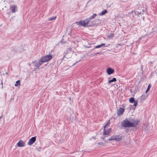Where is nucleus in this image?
Here are the masks:
<instances>
[{
    "label": "nucleus",
    "instance_id": "nucleus-1",
    "mask_svg": "<svg viewBox=\"0 0 157 157\" xmlns=\"http://www.w3.org/2000/svg\"><path fill=\"white\" fill-rule=\"evenodd\" d=\"M97 16L96 13H94L92 16L89 18L85 19L83 21H80L79 22H77L76 23L78 25H79L82 26L84 27L87 26H94V24H89V22L92 19H94Z\"/></svg>",
    "mask_w": 157,
    "mask_h": 157
},
{
    "label": "nucleus",
    "instance_id": "nucleus-2",
    "mask_svg": "<svg viewBox=\"0 0 157 157\" xmlns=\"http://www.w3.org/2000/svg\"><path fill=\"white\" fill-rule=\"evenodd\" d=\"M121 124L122 126L125 128L131 127L132 125L131 120L129 121L127 119L122 121L121 122Z\"/></svg>",
    "mask_w": 157,
    "mask_h": 157
},
{
    "label": "nucleus",
    "instance_id": "nucleus-3",
    "mask_svg": "<svg viewBox=\"0 0 157 157\" xmlns=\"http://www.w3.org/2000/svg\"><path fill=\"white\" fill-rule=\"evenodd\" d=\"M52 58V55L49 54L46 55L45 56L42 57V59H41L43 61L42 62H45L48 61H49Z\"/></svg>",
    "mask_w": 157,
    "mask_h": 157
},
{
    "label": "nucleus",
    "instance_id": "nucleus-4",
    "mask_svg": "<svg viewBox=\"0 0 157 157\" xmlns=\"http://www.w3.org/2000/svg\"><path fill=\"white\" fill-rule=\"evenodd\" d=\"M36 136L32 137L29 140L28 143V145H31L35 142L36 140Z\"/></svg>",
    "mask_w": 157,
    "mask_h": 157
},
{
    "label": "nucleus",
    "instance_id": "nucleus-5",
    "mask_svg": "<svg viewBox=\"0 0 157 157\" xmlns=\"http://www.w3.org/2000/svg\"><path fill=\"white\" fill-rule=\"evenodd\" d=\"M131 121L132 124V127H134L138 124L140 121L138 120H135L133 119H132L131 120Z\"/></svg>",
    "mask_w": 157,
    "mask_h": 157
},
{
    "label": "nucleus",
    "instance_id": "nucleus-6",
    "mask_svg": "<svg viewBox=\"0 0 157 157\" xmlns=\"http://www.w3.org/2000/svg\"><path fill=\"white\" fill-rule=\"evenodd\" d=\"M124 111V109L123 108H120L117 111V115L119 116H120L123 113Z\"/></svg>",
    "mask_w": 157,
    "mask_h": 157
},
{
    "label": "nucleus",
    "instance_id": "nucleus-7",
    "mask_svg": "<svg viewBox=\"0 0 157 157\" xmlns=\"http://www.w3.org/2000/svg\"><path fill=\"white\" fill-rule=\"evenodd\" d=\"M107 72L108 75H110L114 73V70L110 67H109L107 69Z\"/></svg>",
    "mask_w": 157,
    "mask_h": 157
},
{
    "label": "nucleus",
    "instance_id": "nucleus-8",
    "mask_svg": "<svg viewBox=\"0 0 157 157\" xmlns=\"http://www.w3.org/2000/svg\"><path fill=\"white\" fill-rule=\"evenodd\" d=\"M43 61L41 59L40 60H39L38 62H35V65L36 66V67L37 68H38L43 63V62H42Z\"/></svg>",
    "mask_w": 157,
    "mask_h": 157
},
{
    "label": "nucleus",
    "instance_id": "nucleus-9",
    "mask_svg": "<svg viewBox=\"0 0 157 157\" xmlns=\"http://www.w3.org/2000/svg\"><path fill=\"white\" fill-rule=\"evenodd\" d=\"M25 143L22 140H20L17 143L18 146L19 147H24L25 146Z\"/></svg>",
    "mask_w": 157,
    "mask_h": 157
},
{
    "label": "nucleus",
    "instance_id": "nucleus-10",
    "mask_svg": "<svg viewBox=\"0 0 157 157\" xmlns=\"http://www.w3.org/2000/svg\"><path fill=\"white\" fill-rule=\"evenodd\" d=\"M11 52L12 53H17V48L16 47H12L10 48Z\"/></svg>",
    "mask_w": 157,
    "mask_h": 157
},
{
    "label": "nucleus",
    "instance_id": "nucleus-11",
    "mask_svg": "<svg viewBox=\"0 0 157 157\" xmlns=\"http://www.w3.org/2000/svg\"><path fill=\"white\" fill-rule=\"evenodd\" d=\"M111 132V128H109L108 129L107 131L106 129H104L103 134L105 135H108Z\"/></svg>",
    "mask_w": 157,
    "mask_h": 157
},
{
    "label": "nucleus",
    "instance_id": "nucleus-12",
    "mask_svg": "<svg viewBox=\"0 0 157 157\" xmlns=\"http://www.w3.org/2000/svg\"><path fill=\"white\" fill-rule=\"evenodd\" d=\"M10 9L12 13L16 12V9L17 8V6L15 5H13L10 6Z\"/></svg>",
    "mask_w": 157,
    "mask_h": 157
},
{
    "label": "nucleus",
    "instance_id": "nucleus-13",
    "mask_svg": "<svg viewBox=\"0 0 157 157\" xmlns=\"http://www.w3.org/2000/svg\"><path fill=\"white\" fill-rule=\"evenodd\" d=\"M17 53L21 52L24 51V49L22 46L17 47Z\"/></svg>",
    "mask_w": 157,
    "mask_h": 157
},
{
    "label": "nucleus",
    "instance_id": "nucleus-14",
    "mask_svg": "<svg viewBox=\"0 0 157 157\" xmlns=\"http://www.w3.org/2000/svg\"><path fill=\"white\" fill-rule=\"evenodd\" d=\"M122 138V137L121 135L116 136L115 137V140L117 141H120Z\"/></svg>",
    "mask_w": 157,
    "mask_h": 157
},
{
    "label": "nucleus",
    "instance_id": "nucleus-15",
    "mask_svg": "<svg viewBox=\"0 0 157 157\" xmlns=\"http://www.w3.org/2000/svg\"><path fill=\"white\" fill-rule=\"evenodd\" d=\"M107 13V10H104L102 11L100 13V16H102L103 15H105V13Z\"/></svg>",
    "mask_w": 157,
    "mask_h": 157
},
{
    "label": "nucleus",
    "instance_id": "nucleus-16",
    "mask_svg": "<svg viewBox=\"0 0 157 157\" xmlns=\"http://www.w3.org/2000/svg\"><path fill=\"white\" fill-rule=\"evenodd\" d=\"M136 100H135L134 98L133 97L129 99V101L131 103H133Z\"/></svg>",
    "mask_w": 157,
    "mask_h": 157
},
{
    "label": "nucleus",
    "instance_id": "nucleus-17",
    "mask_svg": "<svg viewBox=\"0 0 157 157\" xmlns=\"http://www.w3.org/2000/svg\"><path fill=\"white\" fill-rule=\"evenodd\" d=\"M116 79L115 78H113V79L110 80L108 81V83L110 84L113 82L116 81Z\"/></svg>",
    "mask_w": 157,
    "mask_h": 157
},
{
    "label": "nucleus",
    "instance_id": "nucleus-18",
    "mask_svg": "<svg viewBox=\"0 0 157 157\" xmlns=\"http://www.w3.org/2000/svg\"><path fill=\"white\" fill-rule=\"evenodd\" d=\"M147 95H143L141 97V100H144L147 98Z\"/></svg>",
    "mask_w": 157,
    "mask_h": 157
},
{
    "label": "nucleus",
    "instance_id": "nucleus-19",
    "mask_svg": "<svg viewBox=\"0 0 157 157\" xmlns=\"http://www.w3.org/2000/svg\"><path fill=\"white\" fill-rule=\"evenodd\" d=\"M114 36V34L113 33H111L108 36V37L110 39H112Z\"/></svg>",
    "mask_w": 157,
    "mask_h": 157
},
{
    "label": "nucleus",
    "instance_id": "nucleus-20",
    "mask_svg": "<svg viewBox=\"0 0 157 157\" xmlns=\"http://www.w3.org/2000/svg\"><path fill=\"white\" fill-rule=\"evenodd\" d=\"M20 80H19L16 81V84H15V86H17L18 85H20Z\"/></svg>",
    "mask_w": 157,
    "mask_h": 157
},
{
    "label": "nucleus",
    "instance_id": "nucleus-21",
    "mask_svg": "<svg viewBox=\"0 0 157 157\" xmlns=\"http://www.w3.org/2000/svg\"><path fill=\"white\" fill-rule=\"evenodd\" d=\"M112 140H115V137L114 136H113L110 137L108 139V140L110 141Z\"/></svg>",
    "mask_w": 157,
    "mask_h": 157
},
{
    "label": "nucleus",
    "instance_id": "nucleus-22",
    "mask_svg": "<svg viewBox=\"0 0 157 157\" xmlns=\"http://www.w3.org/2000/svg\"><path fill=\"white\" fill-rule=\"evenodd\" d=\"M110 124L109 122L107 123L104 127V129H105L106 128L108 127Z\"/></svg>",
    "mask_w": 157,
    "mask_h": 157
},
{
    "label": "nucleus",
    "instance_id": "nucleus-23",
    "mask_svg": "<svg viewBox=\"0 0 157 157\" xmlns=\"http://www.w3.org/2000/svg\"><path fill=\"white\" fill-rule=\"evenodd\" d=\"M56 18V17H53L48 18L49 21H52L55 20Z\"/></svg>",
    "mask_w": 157,
    "mask_h": 157
},
{
    "label": "nucleus",
    "instance_id": "nucleus-24",
    "mask_svg": "<svg viewBox=\"0 0 157 157\" xmlns=\"http://www.w3.org/2000/svg\"><path fill=\"white\" fill-rule=\"evenodd\" d=\"M137 102H138V101L137 100H136V101L134 102H133L134 103V105L135 106L134 109H135L136 107L137 106Z\"/></svg>",
    "mask_w": 157,
    "mask_h": 157
},
{
    "label": "nucleus",
    "instance_id": "nucleus-25",
    "mask_svg": "<svg viewBox=\"0 0 157 157\" xmlns=\"http://www.w3.org/2000/svg\"><path fill=\"white\" fill-rule=\"evenodd\" d=\"M150 87H151L150 84H149L148 85L146 91V93H147V91H148L149 90Z\"/></svg>",
    "mask_w": 157,
    "mask_h": 157
},
{
    "label": "nucleus",
    "instance_id": "nucleus-26",
    "mask_svg": "<svg viewBox=\"0 0 157 157\" xmlns=\"http://www.w3.org/2000/svg\"><path fill=\"white\" fill-rule=\"evenodd\" d=\"M101 47V44L97 45L95 47V48H99Z\"/></svg>",
    "mask_w": 157,
    "mask_h": 157
},
{
    "label": "nucleus",
    "instance_id": "nucleus-27",
    "mask_svg": "<svg viewBox=\"0 0 157 157\" xmlns=\"http://www.w3.org/2000/svg\"><path fill=\"white\" fill-rule=\"evenodd\" d=\"M98 144L99 145H102L103 143L102 142H98Z\"/></svg>",
    "mask_w": 157,
    "mask_h": 157
},
{
    "label": "nucleus",
    "instance_id": "nucleus-28",
    "mask_svg": "<svg viewBox=\"0 0 157 157\" xmlns=\"http://www.w3.org/2000/svg\"><path fill=\"white\" fill-rule=\"evenodd\" d=\"M94 22H95L94 21H93V22H92V24H94V26H95V23ZM90 24H91L90 23Z\"/></svg>",
    "mask_w": 157,
    "mask_h": 157
},
{
    "label": "nucleus",
    "instance_id": "nucleus-29",
    "mask_svg": "<svg viewBox=\"0 0 157 157\" xmlns=\"http://www.w3.org/2000/svg\"><path fill=\"white\" fill-rule=\"evenodd\" d=\"M101 44V46H103L104 47L105 46V44Z\"/></svg>",
    "mask_w": 157,
    "mask_h": 157
},
{
    "label": "nucleus",
    "instance_id": "nucleus-30",
    "mask_svg": "<svg viewBox=\"0 0 157 157\" xmlns=\"http://www.w3.org/2000/svg\"><path fill=\"white\" fill-rule=\"evenodd\" d=\"M3 116V115H2L0 117V120H1V118H2V117Z\"/></svg>",
    "mask_w": 157,
    "mask_h": 157
},
{
    "label": "nucleus",
    "instance_id": "nucleus-31",
    "mask_svg": "<svg viewBox=\"0 0 157 157\" xmlns=\"http://www.w3.org/2000/svg\"><path fill=\"white\" fill-rule=\"evenodd\" d=\"M99 53H99V52H97L96 53H95L94 54H95V55L98 54H99Z\"/></svg>",
    "mask_w": 157,
    "mask_h": 157
},
{
    "label": "nucleus",
    "instance_id": "nucleus-32",
    "mask_svg": "<svg viewBox=\"0 0 157 157\" xmlns=\"http://www.w3.org/2000/svg\"><path fill=\"white\" fill-rule=\"evenodd\" d=\"M109 45H110L109 44H108V45H106V47H108V46Z\"/></svg>",
    "mask_w": 157,
    "mask_h": 157
},
{
    "label": "nucleus",
    "instance_id": "nucleus-33",
    "mask_svg": "<svg viewBox=\"0 0 157 157\" xmlns=\"http://www.w3.org/2000/svg\"><path fill=\"white\" fill-rule=\"evenodd\" d=\"M117 45H119V46H121V44H117Z\"/></svg>",
    "mask_w": 157,
    "mask_h": 157
},
{
    "label": "nucleus",
    "instance_id": "nucleus-34",
    "mask_svg": "<svg viewBox=\"0 0 157 157\" xmlns=\"http://www.w3.org/2000/svg\"><path fill=\"white\" fill-rule=\"evenodd\" d=\"M6 74L7 75L8 74V73L7 72H6Z\"/></svg>",
    "mask_w": 157,
    "mask_h": 157
},
{
    "label": "nucleus",
    "instance_id": "nucleus-35",
    "mask_svg": "<svg viewBox=\"0 0 157 157\" xmlns=\"http://www.w3.org/2000/svg\"><path fill=\"white\" fill-rule=\"evenodd\" d=\"M101 138H102L103 139H105V137H102Z\"/></svg>",
    "mask_w": 157,
    "mask_h": 157
},
{
    "label": "nucleus",
    "instance_id": "nucleus-36",
    "mask_svg": "<svg viewBox=\"0 0 157 157\" xmlns=\"http://www.w3.org/2000/svg\"><path fill=\"white\" fill-rule=\"evenodd\" d=\"M150 63H151V64H152V62L151 61L150 62Z\"/></svg>",
    "mask_w": 157,
    "mask_h": 157
},
{
    "label": "nucleus",
    "instance_id": "nucleus-37",
    "mask_svg": "<svg viewBox=\"0 0 157 157\" xmlns=\"http://www.w3.org/2000/svg\"><path fill=\"white\" fill-rule=\"evenodd\" d=\"M79 61H77V62H76V63H77L78 62H79Z\"/></svg>",
    "mask_w": 157,
    "mask_h": 157
}]
</instances>
